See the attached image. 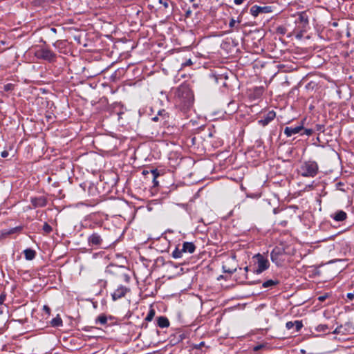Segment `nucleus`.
<instances>
[{"label":"nucleus","mask_w":354,"mask_h":354,"mask_svg":"<svg viewBox=\"0 0 354 354\" xmlns=\"http://www.w3.org/2000/svg\"><path fill=\"white\" fill-rule=\"evenodd\" d=\"M176 97L178 98L184 108H189L194 102V95L187 85H180L176 91Z\"/></svg>","instance_id":"obj_1"},{"label":"nucleus","mask_w":354,"mask_h":354,"mask_svg":"<svg viewBox=\"0 0 354 354\" xmlns=\"http://www.w3.org/2000/svg\"><path fill=\"white\" fill-rule=\"evenodd\" d=\"M318 171L317 164L315 161H308L302 164L300 172L303 176H315Z\"/></svg>","instance_id":"obj_2"},{"label":"nucleus","mask_w":354,"mask_h":354,"mask_svg":"<svg viewBox=\"0 0 354 354\" xmlns=\"http://www.w3.org/2000/svg\"><path fill=\"white\" fill-rule=\"evenodd\" d=\"M271 260L277 266H282L286 261L285 249L281 247H275L270 254Z\"/></svg>","instance_id":"obj_3"},{"label":"nucleus","mask_w":354,"mask_h":354,"mask_svg":"<svg viewBox=\"0 0 354 354\" xmlns=\"http://www.w3.org/2000/svg\"><path fill=\"white\" fill-rule=\"evenodd\" d=\"M35 55L37 58L48 62H53L56 57L55 53L48 48H39L35 51Z\"/></svg>","instance_id":"obj_4"},{"label":"nucleus","mask_w":354,"mask_h":354,"mask_svg":"<svg viewBox=\"0 0 354 354\" xmlns=\"http://www.w3.org/2000/svg\"><path fill=\"white\" fill-rule=\"evenodd\" d=\"M254 258L257 259V268L254 270L255 273L260 274L269 268V261L267 259L264 258L263 255L257 254Z\"/></svg>","instance_id":"obj_5"},{"label":"nucleus","mask_w":354,"mask_h":354,"mask_svg":"<svg viewBox=\"0 0 354 354\" xmlns=\"http://www.w3.org/2000/svg\"><path fill=\"white\" fill-rule=\"evenodd\" d=\"M30 203L34 208L43 207L47 204V199L44 196L32 197Z\"/></svg>","instance_id":"obj_6"},{"label":"nucleus","mask_w":354,"mask_h":354,"mask_svg":"<svg viewBox=\"0 0 354 354\" xmlns=\"http://www.w3.org/2000/svg\"><path fill=\"white\" fill-rule=\"evenodd\" d=\"M129 291V289L124 286H121L118 287L111 295L113 300L116 301L117 299L122 298Z\"/></svg>","instance_id":"obj_7"},{"label":"nucleus","mask_w":354,"mask_h":354,"mask_svg":"<svg viewBox=\"0 0 354 354\" xmlns=\"http://www.w3.org/2000/svg\"><path fill=\"white\" fill-rule=\"evenodd\" d=\"M303 129L302 126H297L295 127H286L284 129V133L288 136L290 137L292 135L297 134L300 132V131Z\"/></svg>","instance_id":"obj_8"},{"label":"nucleus","mask_w":354,"mask_h":354,"mask_svg":"<svg viewBox=\"0 0 354 354\" xmlns=\"http://www.w3.org/2000/svg\"><path fill=\"white\" fill-rule=\"evenodd\" d=\"M276 116V113L274 111H269L263 119H261L259 121V124L263 126L267 125L270 122L274 120Z\"/></svg>","instance_id":"obj_9"},{"label":"nucleus","mask_w":354,"mask_h":354,"mask_svg":"<svg viewBox=\"0 0 354 354\" xmlns=\"http://www.w3.org/2000/svg\"><path fill=\"white\" fill-rule=\"evenodd\" d=\"M195 249L196 247L193 243L185 242L183 245L182 251L183 253L188 252L189 254H192L195 251Z\"/></svg>","instance_id":"obj_10"},{"label":"nucleus","mask_w":354,"mask_h":354,"mask_svg":"<svg viewBox=\"0 0 354 354\" xmlns=\"http://www.w3.org/2000/svg\"><path fill=\"white\" fill-rule=\"evenodd\" d=\"M102 239L100 235L96 233L91 234L88 238V242L93 245H99L102 243Z\"/></svg>","instance_id":"obj_11"},{"label":"nucleus","mask_w":354,"mask_h":354,"mask_svg":"<svg viewBox=\"0 0 354 354\" xmlns=\"http://www.w3.org/2000/svg\"><path fill=\"white\" fill-rule=\"evenodd\" d=\"M267 7H261L257 5L252 6L250 8V13L254 17L258 16V15L261 12H266Z\"/></svg>","instance_id":"obj_12"},{"label":"nucleus","mask_w":354,"mask_h":354,"mask_svg":"<svg viewBox=\"0 0 354 354\" xmlns=\"http://www.w3.org/2000/svg\"><path fill=\"white\" fill-rule=\"evenodd\" d=\"M158 326L160 328H167L169 326V322L167 317L160 316L158 318Z\"/></svg>","instance_id":"obj_13"},{"label":"nucleus","mask_w":354,"mask_h":354,"mask_svg":"<svg viewBox=\"0 0 354 354\" xmlns=\"http://www.w3.org/2000/svg\"><path fill=\"white\" fill-rule=\"evenodd\" d=\"M296 22L301 23L304 26L308 24V19L306 14L305 12L299 13Z\"/></svg>","instance_id":"obj_14"},{"label":"nucleus","mask_w":354,"mask_h":354,"mask_svg":"<svg viewBox=\"0 0 354 354\" xmlns=\"http://www.w3.org/2000/svg\"><path fill=\"white\" fill-rule=\"evenodd\" d=\"M25 258L27 260H32L36 255V252L32 249H26L24 252Z\"/></svg>","instance_id":"obj_15"},{"label":"nucleus","mask_w":354,"mask_h":354,"mask_svg":"<svg viewBox=\"0 0 354 354\" xmlns=\"http://www.w3.org/2000/svg\"><path fill=\"white\" fill-rule=\"evenodd\" d=\"M333 218L337 221H343L346 218V214L344 211H339L335 213Z\"/></svg>","instance_id":"obj_16"},{"label":"nucleus","mask_w":354,"mask_h":354,"mask_svg":"<svg viewBox=\"0 0 354 354\" xmlns=\"http://www.w3.org/2000/svg\"><path fill=\"white\" fill-rule=\"evenodd\" d=\"M223 269L224 272L232 274L236 270V266L230 267L228 263L226 262L223 265Z\"/></svg>","instance_id":"obj_17"},{"label":"nucleus","mask_w":354,"mask_h":354,"mask_svg":"<svg viewBox=\"0 0 354 354\" xmlns=\"http://www.w3.org/2000/svg\"><path fill=\"white\" fill-rule=\"evenodd\" d=\"M279 283V281H277V280H272V279H270V280H268L266 281H265L263 283V288H268V287H272V286H274L277 284Z\"/></svg>","instance_id":"obj_18"},{"label":"nucleus","mask_w":354,"mask_h":354,"mask_svg":"<svg viewBox=\"0 0 354 354\" xmlns=\"http://www.w3.org/2000/svg\"><path fill=\"white\" fill-rule=\"evenodd\" d=\"M51 325L54 327L62 326V320L59 317H57L52 319Z\"/></svg>","instance_id":"obj_19"},{"label":"nucleus","mask_w":354,"mask_h":354,"mask_svg":"<svg viewBox=\"0 0 354 354\" xmlns=\"http://www.w3.org/2000/svg\"><path fill=\"white\" fill-rule=\"evenodd\" d=\"M150 172L151 173V174L153 176V183L154 185L155 186L158 185V182L156 180V178L159 176V173H158V170L157 169H152V170L150 171Z\"/></svg>","instance_id":"obj_20"},{"label":"nucleus","mask_w":354,"mask_h":354,"mask_svg":"<svg viewBox=\"0 0 354 354\" xmlns=\"http://www.w3.org/2000/svg\"><path fill=\"white\" fill-rule=\"evenodd\" d=\"M155 316V310L152 308H150L147 317H145V321L151 322Z\"/></svg>","instance_id":"obj_21"},{"label":"nucleus","mask_w":354,"mask_h":354,"mask_svg":"<svg viewBox=\"0 0 354 354\" xmlns=\"http://www.w3.org/2000/svg\"><path fill=\"white\" fill-rule=\"evenodd\" d=\"M183 252L181 250H179L178 248H176L175 250L172 252V257L174 259H179L181 258L183 256Z\"/></svg>","instance_id":"obj_22"},{"label":"nucleus","mask_w":354,"mask_h":354,"mask_svg":"<svg viewBox=\"0 0 354 354\" xmlns=\"http://www.w3.org/2000/svg\"><path fill=\"white\" fill-rule=\"evenodd\" d=\"M107 322V318L104 315H100L96 319L97 323H100L102 325L105 324Z\"/></svg>","instance_id":"obj_23"},{"label":"nucleus","mask_w":354,"mask_h":354,"mask_svg":"<svg viewBox=\"0 0 354 354\" xmlns=\"http://www.w3.org/2000/svg\"><path fill=\"white\" fill-rule=\"evenodd\" d=\"M43 230L45 233L49 234L52 232L53 229L50 225H49L47 223H45L43 225Z\"/></svg>","instance_id":"obj_24"},{"label":"nucleus","mask_w":354,"mask_h":354,"mask_svg":"<svg viewBox=\"0 0 354 354\" xmlns=\"http://www.w3.org/2000/svg\"><path fill=\"white\" fill-rule=\"evenodd\" d=\"M295 326V331L296 332H298L299 330H300V329L303 326L301 321H298V320L295 321V326Z\"/></svg>","instance_id":"obj_25"},{"label":"nucleus","mask_w":354,"mask_h":354,"mask_svg":"<svg viewBox=\"0 0 354 354\" xmlns=\"http://www.w3.org/2000/svg\"><path fill=\"white\" fill-rule=\"evenodd\" d=\"M13 88H14V85L10 83L4 85V86H3V90L5 91H10L13 90Z\"/></svg>","instance_id":"obj_26"},{"label":"nucleus","mask_w":354,"mask_h":354,"mask_svg":"<svg viewBox=\"0 0 354 354\" xmlns=\"http://www.w3.org/2000/svg\"><path fill=\"white\" fill-rule=\"evenodd\" d=\"M295 326V322H288L286 324V328L288 330L292 329Z\"/></svg>","instance_id":"obj_27"},{"label":"nucleus","mask_w":354,"mask_h":354,"mask_svg":"<svg viewBox=\"0 0 354 354\" xmlns=\"http://www.w3.org/2000/svg\"><path fill=\"white\" fill-rule=\"evenodd\" d=\"M43 310H44V312H45L48 315H50V308H49L48 306L44 305V306H43Z\"/></svg>","instance_id":"obj_28"},{"label":"nucleus","mask_w":354,"mask_h":354,"mask_svg":"<svg viewBox=\"0 0 354 354\" xmlns=\"http://www.w3.org/2000/svg\"><path fill=\"white\" fill-rule=\"evenodd\" d=\"M236 20L234 19H231L230 21V24H229V26L230 28H233L235 26V24H236Z\"/></svg>","instance_id":"obj_29"},{"label":"nucleus","mask_w":354,"mask_h":354,"mask_svg":"<svg viewBox=\"0 0 354 354\" xmlns=\"http://www.w3.org/2000/svg\"><path fill=\"white\" fill-rule=\"evenodd\" d=\"M159 3L162 4L165 8H168V3L166 1L159 0Z\"/></svg>","instance_id":"obj_30"},{"label":"nucleus","mask_w":354,"mask_h":354,"mask_svg":"<svg viewBox=\"0 0 354 354\" xmlns=\"http://www.w3.org/2000/svg\"><path fill=\"white\" fill-rule=\"evenodd\" d=\"M313 133V130L310 129H305V134L310 136Z\"/></svg>","instance_id":"obj_31"},{"label":"nucleus","mask_w":354,"mask_h":354,"mask_svg":"<svg viewBox=\"0 0 354 354\" xmlns=\"http://www.w3.org/2000/svg\"><path fill=\"white\" fill-rule=\"evenodd\" d=\"M347 298L352 301L354 299V294L353 293H348L347 294Z\"/></svg>","instance_id":"obj_32"},{"label":"nucleus","mask_w":354,"mask_h":354,"mask_svg":"<svg viewBox=\"0 0 354 354\" xmlns=\"http://www.w3.org/2000/svg\"><path fill=\"white\" fill-rule=\"evenodd\" d=\"M319 328H320V330L325 331L328 327L326 325H320Z\"/></svg>","instance_id":"obj_33"},{"label":"nucleus","mask_w":354,"mask_h":354,"mask_svg":"<svg viewBox=\"0 0 354 354\" xmlns=\"http://www.w3.org/2000/svg\"><path fill=\"white\" fill-rule=\"evenodd\" d=\"M8 156V152L6 151H3L1 152V157L6 158Z\"/></svg>","instance_id":"obj_34"},{"label":"nucleus","mask_w":354,"mask_h":354,"mask_svg":"<svg viewBox=\"0 0 354 354\" xmlns=\"http://www.w3.org/2000/svg\"><path fill=\"white\" fill-rule=\"evenodd\" d=\"M192 64V62L191 59L187 60L185 64H183V66H189Z\"/></svg>","instance_id":"obj_35"},{"label":"nucleus","mask_w":354,"mask_h":354,"mask_svg":"<svg viewBox=\"0 0 354 354\" xmlns=\"http://www.w3.org/2000/svg\"><path fill=\"white\" fill-rule=\"evenodd\" d=\"M5 300V296L3 295H0V304H3V302Z\"/></svg>","instance_id":"obj_36"},{"label":"nucleus","mask_w":354,"mask_h":354,"mask_svg":"<svg viewBox=\"0 0 354 354\" xmlns=\"http://www.w3.org/2000/svg\"><path fill=\"white\" fill-rule=\"evenodd\" d=\"M263 347L262 345H259V346H257L254 348V351H259L260 350L261 348Z\"/></svg>","instance_id":"obj_37"},{"label":"nucleus","mask_w":354,"mask_h":354,"mask_svg":"<svg viewBox=\"0 0 354 354\" xmlns=\"http://www.w3.org/2000/svg\"><path fill=\"white\" fill-rule=\"evenodd\" d=\"M50 31H51L52 32H53V33H56V32H57V30H56V29H55V28H50Z\"/></svg>","instance_id":"obj_38"},{"label":"nucleus","mask_w":354,"mask_h":354,"mask_svg":"<svg viewBox=\"0 0 354 354\" xmlns=\"http://www.w3.org/2000/svg\"><path fill=\"white\" fill-rule=\"evenodd\" d=\"M149 173V171H147V170H143V171H142V174H144V175H146V174H147Z\"/></svg>","instance_id":"obj_39"},{"label":"nucleus","mask_w":354,"mask_h":354,"mask_svg":"<svg viewBox=\"0 0 354 354\" xmlns=\"http://www.w3.org/2000/svg\"><path fill=\"white\" fill-rule=\"evenodd\" d=\"M158 117H157V116H155V117H153V118H152V120H153V121H154V122L158 121Z\"/></svg>","instance_id":"obj_40"},{"label":"nucleus","mask_w":354,"mask_h":354,"mask_svg":"<svg viewBox=\"0 0 354 354\" xmlns=\"http://www.w3.org/2000/svg\"><path fill=\"white\" fill-rule=\"evenodd\" d=\"M324 299H325V297H323V296H322V297H319V299L320 301H324Z\"/></svg>","instance_id":"obj_41"},{"label":"nucleus","mask_w":354,"mask_h":354,"mask_svg":"<svg viewBox=\"0 0 354 354\" xmlns=\"http://www.w3.org/2000/svg\"><path fill=\"white\" fill-rule=\"evenodd\" d=\"M333 333H338V332H337V328H336V329L334 330V332H333Z\"/></svg>","instance_id":"obj_42"},{"label":"nucleus","mask_w":354,"mask_h":354,"mask_svg":"<svg viewBox=\"0 0 354 354\" xmlns=\"http://www.w3.org/2000/svg\"><path fill=\"white\" fill-rule=\"evenodd\" d=\"M245 270L246 272L248 270V266H246V267L245 268Z\"/></svg>","instance_id":"obj_43"},{"label":"nucleus","mask_w":354,"mask_h":354,"mask_svg":"<svg viewBox=\"0 0 354 354\" xmlns=\"http://www.w3.org/2000/svg\"><path fill=\"white\" fill-rule=\"evenodd\" d=\"M12 232H13V231L12 230V231H10V232H8V233H7V234H11V233H12Z\"/></svg>","instance_id":"obj_44"},{"label":"nucleus","mask_w":354,"mask_h":354,"mask_svg":"<svg viewBox=\"0 0 354 354\" xmlns=\"http://www.w3.org/2000/svg\"><path fill=\"white\" fill-rule=\"evenodd\" d=\"M194 0H190V1H193Z\"/></svg>","instance_id":"obj_45"}]
</instances>
